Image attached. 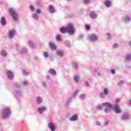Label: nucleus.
<instances>
[{
	"label": "nucleus",
	"mask_w": 131,
	"mask_h": 131,
	"mask_svg": "<svg viewBox=\"0 0 131 131\" xmlns=\"http://www.w3.org/2000/svg\"><path fill=\"white\" fill-rule=\"evenodd\" d=\"M49 46L51 48V50H53V51H56L57 49V47H56V45L54 44V42H49Z\"/></svg>",
	"instance_id": "24"
},
{
	"label": "nucleus",
	"mask_w": 131,
	"mask_h": 131,
	"mask_svg": "<svg viewBox=\"0 0 131 131\" xmlns=\"http://www.w3.org/2000/svg\"><path fill=\"white\" fill-rule=\"evenodd\" d=\"M120 102V99H119L118 98L116 99V100H115L116 104H119Z\"/></svg>",
	"instance_id": "54"
},
{
	"label": "nucleus",
	"mask_w": 131,
	"mask_h": 131,
	"mask_svg": "<svg viewBox=\"0 0 131 131\" xmlns=\"http://www.w3.org/2000/svg\"><path fill=\"white\" fill-rule=\"evenodd\" d=\"M104 5L106 8H110L111 7V2L106 0L104 2Z\"/></svg>",
	"instance_id": "27"
},
{
	"label": "nucleus",
	"mask_w": 131,
	"mask_h": 131,
	"mask_svg": "<svg viewBox=\"0 0 131 131\" xmlns=\"http://www.w3.org/2000/svg\"><path fill=\"white\" fill-rule=\"evenodd\" d=\"M36 12L37 14H41V12H42L41 9L38 8L36 10Z\"/></svg>",
	"instance_id": "44"
},
{
	"label": "nucleus",
	"mask_w": 131,
	"mask_h": 131,
	"mask_svg": "<svg viewBox=\"0 0 131 131\" xmlns=\"http://www.w3.org/2000/svg\"><path fill=\"white\" fill-rule=\"evenodd\" d=\"M113 49H117L118 48V43H115L113 45Z\"/></svg>",
	"instance_id": "46"
},
{
	"label": "nucleus",
	"mask_w": 131,
	"mask_h": 131,
	"mask_svg": "<svg viewBox=\"0 0 131 131\" xmlns=\"http://www.w3.org/2000/svg\"><path fill=\"white\" fill-rule=\"evenodd\" d=\"M30 9L32 12H34V11H35V8H34V6L31 5L30 7Z\"/></svg>",
	"instance_id": "48"
},
{
	"label": "nucleus",
	"mask_w": 131,
	"mask_h": 131,
	"mask_svg": "<svg viewBox=\"0 0 131 131\" xmlns=\"http://www.w3.org/2000/svg\"><path fill=\"white\" fill-rule=\"evenodd\" d=\"M16 50L17 52H19L20 54H27V49L25 47H21L20 46H17L16 47Z\"/></svg>",
	"instance_id": "6"
},
{
	"label": "nucleus",
	"mask_w": 131,
	"mask_h": 131,
	"mask_svg": "<svg viewBox=\"0 0 131 131\" xmlns=\"http://www.w3.org/2000/svg\"><path fill=\"white\" fill-rule=\"evenodd\" d=\"M47 108L46 106H42L40 107H38L37 108V111L39 114H43V112H46L47 111Z\"/></svg>",
	"instance_id": "10"
},
{
	"label": "nucleus",
	"mask_w": 131,
	"mask_h": 131,
	"mask_svg": "<svg viewBox=\"0 0 131 131\" xmlns=\"http://www.w3.org/2000/svg\"><path fill=\"white\" fill-rule=\"evenodd\" d=\"M125 59L127 61H130L131 60V54H127L125 56Z\"/></svg>",
	"instance_id": "37"
},
{
	"label": "nucleus",
	"mask_w": 131,
	"mask_h": 131,
	"mask_svg": "<svg viewBox=\"0 0 131 131\" xmlns=\"http://www.w3.org/2000/svg\"><path fill=\"white\" fill-rule=\"evenodd\" d=\"M90 0H84L83 1L84 4H90Z\"/></svg>",
	"instance_id": "52"
},
{
	"label": "nucleus",
	"mask_w": 131,
	"mask_h": 131,
	"mask_svg": "<svg viewBox=\"0 0 131 131\" xmlns=\"http://www.w3.org/2000/svg\"><path fill=\"white\" fill-rule=\"evenodd\" d=\"M101 122L100 121H98L96 122V124H97V125H101Z\"/></svg>",
	"instance_id": "56"
},
{
	"label": "nucleus",
	"mask_w": 131,
	"mask_h": 131,
	"mask_svg": "<svg viewBox=\"0 0 131 131\" xmlns=\"http://www.w3.org/2000/svg\"><path fill=\"white\" fill-rule=\"evenodd\" d=\"M79 38H81V39H82V38H83V36L80 35L79 36Z\"/></svg>",
	"instance_id": "60"
},
{
	"label": "nucleus",
	"mask_w": 131,
	"mask_h": 131,
	"mask_svg": "<svg viewBox=\"0 0 131 131\" xmlns=\"http://www.w3.org/2000/svg\"><path fill=\"white\" fill-rule=\"evenodd\" d=\"M23 84L25 86H27V85H28V83L27 82V81L25 80L23 82Z\"/></svg>",
	"instance_id": "51"
},
{
	"label": "nucleus",
	"mask_w": 131,
	"mask_h": 131,
	"mask_svg": "<svg viewBox=\"0 0 131 131\" xmlns=\"http://www.w3.org/2000/svg\"><path fill=\"white\" fill-rule=\"evenodd\" d=\"M89 15L91 19H97L98 18V15L95 13V11H91Z\"/></svg>",
	"instance_id": "15"
},
{
	"label": "nucleus",
	"mask_w": 131,
	"mask_h": 131,
	"mask_svg": "<svg viewBox=\"0 0 131 131\" xmlns=\"http://www.w3.org/2000/svg\"><path fill=\"white\" fill-rule=\"evenodd\" d=\"M7 78L10 80H13L14 79V73L11 70H7L6 72Z\"/></svg>",
	"instance_id": "7"
},
{
	"label": "nucleus",
	"mask_w": 131,
	"mask_h": 131,
	"mask_svg": "<svg viewBox=\"0 0 131 131\" xmlns=\"http://www.w3.org/2000/svg\"><path fill=\"white\" fill-rule=\"evenodd\" d=\"M9 13L11 16L13 18V20L14 21H18L19 19V14L16 12V11L14 9H9Z\"/></svg>",
	"instance_id": "3"
},
{
	"label": "nucleus",
	"mask_w": 131,
	"mask_h": 131,
	"mask_svg": "<svg viewBox=\"0 0 131 131\" xmlns=\"http://www.w3.org/2000/svg\"><path fill=\"white\" fill-rule=\"evenodd\" d=\"M43 56L45 58H49V53L47 52H44Z\"/></svg>",
	"instance_id": "47"
},
{
	"label": "nucleus",
	"mask_w": 131,
	"mask_h": 131,
	"mask_svg": "<svg viewBox=\"0 0 131 131\" xmlns=\"http://www.w3.org/2000/svg\"><path fill=\"white\" fill-rule=\"evenodd\" d=\"M128 45L129 46V47H131V40L129 42H128Z\"/></svg>",
	"instance_id": "61"
},
{
	"label": "nucleus",
	"mask_w": 131,
	"mask_h": 131,
	"mask_svg": "<svg viewBox=\"0 0 131 131\" xmlns=\"http://www.w3.org/2000/svg\"><path fill=\"white\" fill-rule=\"evenodd\" d=\"M0 55L2 57H6L7 56V52L5 50H2L0 52Z\"/></svg>",
	"instance_id": "29"
},
{
	"label": "nucleus",
	"mask_w": 131,
	"mask_h": 131,
	"mask_svg": "<svg viewBox=\"0 0 131 131\" xmlns=\"http://www.w3.org/2000/svg\"><path fill=\"white\" fill-rule=\"evenodd\" d=\"M85 84H86V86H90V82H89V81H86Z\"/></svg>",
	"instance_id": "57"
},
{
	"label": "nucleus",
	"mask_w": 131,
	"mask_h": 131,
	"mask_svg": "<svg viewBox=\"0 0 131 131\" xmlns=\"http://www.w3.org/2000/svg\"><path fill=\"white\" fill-rule=\"evenodd\" d=\"M13 96L16 99L21 98V97L23 96V90H22V89L15 90L13 92Z\"/></svg>",
	"instance_id": "4"
},
{
	"label": "nucleus",
	"mask_w": 131,
	"mask_h": 131,
	"mask_svg": "<svg viewBox=\"0 0 131 131\" xmlns=\"http://www.w3.org/2000/svg\"><path fill=\"white\" fill-rule=\"evenodd\" d=\"M32 17L33 18L35 19V20H38L39 19V16L37 14V13H34L32 14Z\"/></svg>",
	"instance_id": "31"
},
{
	"label": "nucleus",
	"mask_w": 131,
	"mask_h": 131,
	"mask_svg": "<svg viewBox=\"0 0 131 131\" xmlns=\"http://www.w3.org/2000/svg\"><path fill=\"white\" fill-rule=\"evenodd\" d=\"M106 36H107V38L108 40H110V39H111V34H110V33H108L106 34Z\"/></svg>",
	"instance_id": "45"
},
{
	"label": "nucleus",
	"mask_w": 131,
	"mask_h": 131,
	"mask_svg": "<svg viewBox=\"0 0 131 131\" xmlns=\"http://www.w3.org/2000/svg\"><path fill=\"white\" fill-rule=\"evenodd\" d=\"M68 30V34L69 35H73L75 33V28H74V24H69L67 27Z\"/></svg>",
	"instance_id": "2"
},
{
	"label": "nucleus",
	"mask_w": 131,
	"mask_h": 131,
	"mask_svg": "<svg viewBox=\"0 0 131 131\" xmlns=\"http://www.w3.org/2000/svg\"><path fill=\"white\" fill-rule=\"evenodd\" d=\"M71 100H72V97H70L66 100V107H68V106L69 105V104H70V103L71 102Z\"/></svg>",
	"instance_id": "28"
},
{
	"label": "nucleus",
	"mask_w": 131,
	"mask_h": 131,
	"mask_svg": "<svg viewBox=\"0 0 131 131\" xmlns=\"http://www.w3.org/2000/svg\"><path fill=\"white\" fill-rule=\"evenodd\" d=\"M43 102L42 97L38 96L36 97V103L37 105H40Z\"/></svg>",
	"instance_id": "14"
},
{
	"label": "nucleus",
	"mask_w": 131,
	"mask_h": 131,
	"mask_svg": "<svg viewBox=\"0 0 131 131\" xmlns=\"http://www.w3.org/2000/svg\"><path fill=\"white\" fill-rule=\"evenodd\" d=\"M103 108V105H98L96 106L97 110H101Z\"/></svg>",
	"instance_id": "42"
},
{
	"label": "nucleus",
	"mask_w": 131,
	"mask_h": 131,
	"mask_svg": "<svg viewBox=\"0 0 131 131\" xmlns=\"http://www.w3.org/2000/svg\"><path fill=\"white\" fill-rule=\"evenodd\" d=\"M67 1H70V0H67Z\"/></svg>",
	"instance_id": "63"
},
{
	"label": "nucleus",
	"mask_w": 131,
	"mask_h": 131,
	"mask_svg": "<svg viewBox=\"0 0 131 131\" xmlns=\"http://www.w3.org/2000/svg\"><path fill=\"white\" fill-rule=\"evenodd\" d=\"M64 45L67 48H71V42H70V41H69V40L64 41Z\"/></svg>",
	"instance_id": "26"
},
{
	"label": "nucleus",
	"mask_w": 131,
	"mask_h": 131,
	"mask_svg": "<svg viewBox=\"0 0 131 131\" xmlns=\"http://www.w3.org/2000/svg\"><path fill=\"white\" fill-rule=\"evenodd\" d=\"M11 111L9 107H5L2 111V116L3 119H6L10 117L11 115Z\"/></svg>",
	"instance_id": "1"
},
{
	"label": "nucleus",
	"mask_w": 131,
	"mask_h": 131,
	"mask_svg": "<svg viewBox=\"0 0 131 131\" xmlns=\"http://www.w3.org/2000/svg\"><path fill=\"white\" fill-rule=\"evenodd\" d=\"M106 95H105L103 92H100L99 93V97L101 99H105V96Z\"/></svg>",
	"instance_id": "38"
},
{
	"label": "nucleus",
	"mask_w": 131,
	"mask_h": 131,
	"mask_svg": "<svg viewBox=\"0 0 131 131\" xmlns=\"http://www.w3.org/2000/svg\"><path fill=\"white\" fill-rule=\"evenodd\" d=\"M56 39L57 41H61V36H60V35H57L56 37Z\"/></svg>",
	"instance_id": "43"
},
{
	"label": "nucleus",
	"mask_w": 131,
	"mask_h": 131,
	"mask_svg": "<svg viewBox=\"0 0 131 131\" xmlns=\"http://www.w3.org/2000/svg\"><path fill=\"white\" fill-rule=\"evenodd\" d=\"M78 93V90H76L75 92H74L73 94V97H76V95H77Z\"/></svg>",
	"instance_id": "50"
},
{
	"label": "nucleus",
	"mask_w": 131,
	"mask_h": 131,
	"mask_svg": "<svg viewBox=\"0 0 131 131\" xmlns=\"http://www.w3.org/2000/svg\"><path fill=\"white\" fill-rule=\"evenodd\" d=\"M73 68L77 70L79 68V62L78 61H74L73 62Z\"/></svg>",
	"instance_id": "19"
},
{
	"label": "nucleus",
	"mask_w": 131,
	"mask_h": 131,
	"mask_svg": "<svg viewBox=\"0 0 131 131\" xmlns=\"http://www.w3.org/2000/svg\"><path fill=\"white\" fill-rule=\"evenodd\" d=\"M28 44L29 47H30V48H31L32 49H36V45H35V43H34V42H33V41L29 40L28 42Z\"/></svg>",
	"instance_id": "20"
},
{
	"label": "nucleus",
	"mask_w": 131,
	"mask_h": 131,
	"mask_svg": "<svg viewBox=\"0 0 131 131\" xmlns=\"http://www.w3.org/2000/svg\"><path fill=\"white\" fill-rule=\"evenodd\" d=\"M103 93L105 95V96H108V95L109 94V90H108L106 88L103 89Z\"/></svg>",
	"instance_id": "32"
},
{
	"label": "nucleus",
	"mask_w": 131,
	"mask_h": 131,
	"mask_svg": "<svg viewBox=\"0 0 131 131\" xmlns=\"http://www.w3.org/2000/svg\"><path fill=\"white\" fill-rule=\"evenodd\" d=\"M49 11L50 12V13H51V14L55 13V8L54 7V6L49 5Z\"/></svg>",
	"instance_id": "25"
},
{
	"label": "nucleus",
	"mask_w": 131,
	"mask_h": 131,
	"mask_svg": "<svg viewBox=\"0 0 131 131\" xmlns=\"http://www.w3.org/2000/svg\"><path fill=\"white\" fill-rule=\"evenodd\" d=\"M123 21L125 23H129L131 21V15L129 14H126L123 17Z\"/></svg>",
	"instance_id": "9"
},
{
	"label": "nucleus",
	"mask_w": 131,
	"mask_h": 131,
	"mask_svg": "<svg viewBox=\"0 0 131 131\" xmlns=\"http://www.w3.org/2000/svg\"><path fill=\"white\" fill-rule=\"evenodd\" d=\"M108 123H109V121H106L105 122V125H108Z\"/></svg>",
	"instance_id": "59"
},
{
	"label": "nucleus",
	"mask_w": 131,
	"mask_h": 131,
	"mask_svg": "<svg viewBox=\"0 0 131 131\" xmlns=\"http://www.w3.org/2000/svg\"><path fill=\"white\" fill-rule=\"evenodd\" d=\"M70 121H77L78 120V115L77 114H75L72 116L69 119Z\"/></svg>",
	"instance_id": "16"
},
{
	"label": "nucleus",
	"mask_w": 131,
	"mask_h": 131,
	"mask_svg": "<svg viewBox=\"0 0 131 131\" xmlns=\"http://www.w3.org/2000/svg\"><path fill=\"white\" fill-rule=\"evenodd\" d=\"M48 72H49V73H50V74L51 75H52L53 76H56V75H57V72L54 69H50L48 71Z\"/></svg>",
	"instance_id": "21"
},
{
	"label": "nucleus",
	"mask_w": 131,
	"mask_h": 131,
	"mask_svg": "<svg viewBox=\"0 0 131 131\" xmlns=\"http://www.w3.org/2000/svg\"><path fill=\"white\" fill-rule=\"evenodd\" d=\"M79 98L80 100H81V101L84 100V99H85V94H81L79 96Z\"/></svg>",
	"instance_id": "33"
},
{
	"label": "nucleus",
	"mask_w": 131,
	"mask_h": 131,
	"mask_svg": "<svg viewBox=\"0 0 131 131\" xmlns=\"http://www.w3.org/2000/svg\"><path fill=\"white\" fill-rule=\"evenodd\" d=\"M56 55L59 56V58H63L64 57V52L61 50H58L56 52Z\"/></svg>",
	"instance_id": "23"
},
{
	"label": "nucleus",
	"mask_w": 131,
	"mask_h": 131,
	"mask_svg": "<svg viewBox=\"0 0 131 131\" xmlns=\"http://www.w3.org/2000/svg\"><path fill=\"white\" fill-rule=\"evenodd\" d=\"M23 74L25 76H28V75L30 74V73L29 72L26 71V70L24 69L23 70Z\"/></svg>",
	"instance_id": "34"
},
{
	"label": "nucleus",
	"mask_w": 131,
	"mask_h": 131,
	"mask_svg": "<svg viewBox=\"0 0 131 131\" xmlns=\"http://www.w3.org/2000/svg\"><path fill=\"white\" fill-rule=\"evenodd\" d=\"M124 84V81H120L117 83V85H119V86H121V85H123Z\"/></svg>",
	"instance_id": "41"
},
{
	"label": "nucleus",
	"mask_w": 131,
	"mask_h": 131,
	"mask_svg": "<svg viewBox=\"0 0 131 131\" xmlns=\"http://www.w3.org/2000/svg\"><path fill=\"white\" fill-rule=\"evenodd\" d=\"M104 111L105 113H110L111 108H110V107H106L104 108Z\"/></svg>",
	"instance_id": "36"
},
{
	"label": "nucleus",
	"mask_w": 131,
	"mask_h": 131,
	"mask_svg": "<svg viewBox=\"0 0 131 131\" xmlns=\"http://www.w3.org/2000/svg\"><path fill=\"white\" fill-rule=\"evenodd\" d=\"M102 106L111 108V109L113 108V105L110 102H104L102 103Z\"/></svg>",
	"instance_id": "22"
},
{
	"label": "nucleus",
	"mask_w": 131,
	"mask_h": 131,
	"mask_svg": "<svg viewBox=\"0 0 131 131\" xmlns=\"http://www.w3.org/2000/svg\"><path fill=\"white\" fill-rule=\"evenodd\" d=\"M42 85H43L45 89H48V83L46 81L42 82Z\"/></svg>",
	"instance_id": "39"
},
{
	"label": "nucleus",
	"mask_w": 131,
	"mask_h": 131,
	"mask_svg": "<svg viewBox=\"0 0 131 131\" xmlns=\"http://www.w3.org/2000/svg\"><path fill=\"white\" fill-rule=\"evenodd\" d=\"M1 19V24L2 26H6V25H7V19H6V17H2Z\"/></svg>",
	"instance_id": "17"
},
{
	"label": "nucleus",
	"mask_w": 131,
	"mask_h": 131,
	"mask_svg": "<svg viewBox=\"0 0 131 131\" xmlns=\"http://www.w3.org/2000/svg\"><path fill=\"white\" fill-rule=\"evenodd\" d=\"M85 29L86 30H91V26L89 25H85Z\"/></svg>",
	"instance_id": "49"
},
{
	"label": "nucleus",
	"mask_w": 131,
	"mask_h": 131,
	"mask_svg": "<svg viewBox=\"0 0 131 131\" xmlns=\"http://www.w3.org/2000/svg\"><path fill=\"white\" fill-rule=\"evenodd\" d=\"M59 31L61 33H62V34H66V33H68L67 27H61L60 28Z\"/></svg>",
	"instance_id": "18"
},
{
	"label": "nucleus",
	"mask_w": 131,
	"mask_h": 131,
	"mask_svg": "<svg viewBox=\"0 0 131 131\" xmlns=\"http://www.w3.org/2000/svg\"><path fill=\"white\" fill-rule=\"evenodd\" d=\"M111 72L112 74H115V73H116V72L115 71V69H112L111 70Z\"/></svg>",
	"instance_id": "53"
},
{
	"label": "nucleus",
	"mask_w": 131,
	"mask_h": 131,
	"mask_svg": "<svg viewBox=\"0 0 131 131\" xmlns=\"http://www.w3.org/2000/svg\"><path fill=\"white\" fill-rule=\"evenodd\" d=\"M79 75H75L74 77V80L75 81V82H79Z\"/></svg>",
	"instance_id": "30"
},
{
	"label": "nucleus",
	"mask_w": 131,
	"mask_h": 131,
	"mask_svg": "<svg viewBox=\"0 0 131 131\" xmlns=\"http://www.w3.org/2000/svg\"><path fill=\"white\" fill-rule=\"evenodd\" d=\"M46 78H47V80H50V79H51V76L49 75H47L46 76Z\"/></svg>",
	"instance_id": "55"
},
{
	"label": "nucleus",
	"mask_w": 131,
	"mask_h": 131,
	"mask_svg": "<svg viewBox=\"0 0 131 131\" xmlns=\"http://www.w3.org/2000/svg\"><path fill=\"white\" fill-rule=\"evenodd\" d=\"M14 86L16 89H20V88H21V84L19 83H15L14 84Z\"/></svg>",
	"instance_id": "40"
},
{
	"label": "nucleus",
	"mask_w": 131,
	"mask_h": 131,
	"mask_svg": "<svg viewBox=\"0 0 131 131\" xmlns=\"http://www.w3.org/2000/svg\"><path fill=\"white\" fill-rule=\"evenodd\" d=\"M48 128L51 131H55L56 130V126H55V124L53 123V122H49L48 124Z\"/></svg>",
	"instance_id": "13"
},
{
	"label": "nucleus",
	"mask_w": 131,
	"mask_h": 131,
	"mask_svg": "<svg viewBox=\"0 0 131 131\" xmlns=\"http://www.w3.org/2000/svg\"><path fill=\"white\" fill-rule=\"evenodd\" d=\"M15 35H16V34L15 33V30H11L9 31L8 37L10 38V39H13L14 37H15Z\"/></svg>",
	"instance_id": "12"
},
{
	"label": "nucleus",
	"mask_w": 131,
	"mask_h": 131,
	"mask_svg": "<svg viewBox=\"0 0 131 131\" xmlns=\"http://www.w3.org/2000/svg\"><path fill=\"white\" fill-rule=\"evenodd\" d=\"M112 109H114V112L116 114H120V113L122 112L120 106L118 104L113 105V108Z\"/></svg>",
	"instance_id": "8"
},
{
	"label": "nucleus",
	"mask_w": 131,
	"mask_h": 131,
	"mask_svg": "<svg viewBox=\"0 0 131 131\" xmlns=\"http://www.w3.org/2000/svg\"><path fill=\"white\" fill-rule=\"evenodd\" d=\"M121 119L122 120H128L129 119V114L128 113H124L122 114Z\"/></svg>",
	"instance_id": "11"
},
{
	"label": "nucleus",
	"mask_w": 131,
	"mask_h": 131,
	"mask_svg": "<svg viewBox=\"0 0 131 131\" xmlns=\"http://www.w3.org/2000/svg\"><path fill=\"white\" fill-rule=\"evenodd\" d=\"M127 103L128 104V105H130L131 106V100H128Z\"/></svg>",
	"instance_id": "58"
},
{
	"label": "nucleus",
	"mask_w": 131,
	"mask_h": 131,
	"mask_svg": "<svg viewBox=\"0 0 131 131\" xmlns=\"http://www.w3.org/2000/svg\"><path fill=\"white\" fill-rule=\"evenodd\" d=\"M88 39L91 42H95L99 40V36L95 34H92L89 35Z\"/></svg>",
	"instance_id": "5"
},
{
	"label": "nucleus",
	"mask_w": 131,
	"mask_h": 131,
	"mask_svg": "<svg viewBox=\"0 0 131 131\" xmlns=\"http://www.w3.org/2000/svg\"><path fill=\"white\" fill-rule=\"evenodd\" d=\"M34 60L36 61V62H39L40 61V58H39V56L36 55L34 57Z\"/></svg>",
	"instance_id": "35"
},
{
	"label": "nucleus",
	"mask_w": 131,
	"mask_h": 131,
	"mask_svg": "<svg viewBox=\"0 0 131 131\" xmlns=\"http://www.w3.org/2000/svg\"><path fill=\"white\" fill-rule=\"evenodd\" d=\"M97 75H98V76H101V74H100V72H97Z\"/></svg>",
	"instance_id": "62"
}]
</instances>
